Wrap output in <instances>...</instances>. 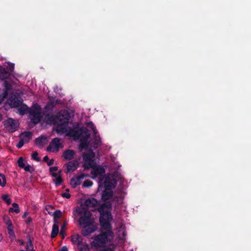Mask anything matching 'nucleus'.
<instances>
[{"label": "nucleus", "instance_id": "33", "mask_svg": "<svg viewBox=\"0 0 251 251\" xmlns=\"http://www.w3.org/2000/svg\"><path fill=\"white\" fill-rule=\"evenodd\" d=\"M4 85L6 91L4 92V97H6L7 95V91L10 90L12 88L11 85L7 81H5L4 83Z\"/></svg>", "mask_w": 251, "mask_h": 251}, {"label": "nucleus", "instance_id": "42", "mask_svg": "<svg viewBox=\"0 0 251 251\" xmlns=\"http://www.w3.org/2000/svg\"><path fill=\"white\" fill-rule=\"evenodd\" d=\"M25 142L23 138H20V140L18 143L17 144L16 147L18 149H21L24 146Z\"/></svg>", "mask_w": 251, "mask_h": 251}, {"label": "nucleus", "instance_id": "9", "mask_svg": "<svg viewBox=\"0 0 251 251\" xmlns=\"http://www.w3.org/2000/svg\"><path fill=\"white\" fill-rule=\"evenodd\" d=\"M9 105L11 107L18 108L23 102L22 99L18 98L16 96L11 97L9 99Z\"/></svg>", "mask_w": 251, "mask_h": 251}, {"label": "nucleus", "instance_id": "40", "mask_svg": "<svg viewBox=\"0 0 251 251\" xmlns=\"http://www.w3.org/2000/svg\"><path fill=\"white\" fill-rule=\"evenodd\" d=\"M61 211L60 210H56L53 214V215L54 216V218H59L61 216Z\"/></svg>", "mask_w": 251, "mask_h": 251}, {"label": "nucleus", "instance_id": "13", "mask_svg": "<svg viewBox=\"0 0 251 251\" xmlns=\"http://www.w3.org/2000/svg\"><path fill=\"white\" fill-rule=\"evenodd\" d=\"M103 183L105 190H112L116 186L115 183H113L109 177H104L102 183Z\"/></svg>", "mask_w": 251, "mask_h": 251}, {"label": "nucleus", "instance_id": "56", "mask_svg": "<svg viewBox=\"0 0 251 251\" xmlns=\"http://www.w3.org/2000/svg\"><path fill=\"white\" fill-rule=\"evenodd\" d=\"M18 241L20 243L21 245H24V242L22 240H18Z\"/></svg>", "mask_w": 251, "mask_h": 251}, {"label": "nucleus", "instance_id": "26", "mask_svg": "<svg viewBox=\"0 0 251 251\" xmlns=\"http://www.w3.org/2000/svg\"><path fill=\"white\" fill-rule=\"evenodd\" d=\"M59 233V226L56 223H54L52 227V230L50 234L51 238H54L57 236Z\"/></svg>", "mask_w": 251, "mask_h": 251}, {"label": "nucleus", "instance_id": "14", "mask_svg": "<svg viewBox=\"0 0 251 251\" xmlns=\"http://www.w3.org/2000/svg\"><path fill=\"white\" fill-rule=\"evenodd\" d=\"M67 135L74 137L75 139H78L81 137V127L75 129L69 127Z\"/></svg>", "mask_w": 251, "mask_h": 251}, {"label": "nucleus", "instance_id": "54", "mask_svg": "<svg viewBox=\"0 0 251 251\" xmlns=\"http://www.w3.org/2000/svg\"><path fill=\"white\" fill-rule=\"evenodd\" d=\"M52 207L51 206V205H47L46 206V209L48 211L49 210H50V209H52Z\"/></svg>", "mask_w": 251, "mask_h": 251}, {"label": "nucleus", "instance_id": "39", "mask_svg": "<svg viewBox=\"0 0 251 251\" xmlns=\"http://www.w3.org/2000/svg\"><path fill=\"white\" fill-rule=\"evenodd\" d=\"M53 182H54L56 186H58L60 185L62 182H63V179L61 177V176L58 177L55 179H54Z\"/></svg>", "mask_w": 251, "mask_h": 251}, {"label": "nucleus", "instance_id": "59", "mask_svg": "<svg viewBox=\"0 0 251 251\" xmlns=\"http://www.w3.org/2000/svg\"><path fill=\"white\" fill-rule=\"evenodd\" d=\"M2 100V99L0 98V103L1 102Z\"/></svg>", "mask_w": 251, "mask_h": 251}, {"label": "nucleus", "instance_id": "52", "mask_svg": "<svg viewBox=\"0 0 251 251\" xmlns=\"http://www.w3.org/2000/svg\"><path fill=\"white\" fill-rule=\"evenodd\" d=\"M32 221V219L30 217H28L26 220L25 221V222L26 224H30V223H31Z\"/></svg>", "mask_w": 251, "mask_h": 251}, {"label": "nucleus", "instance_id": "36", "mask_svg": "<svg viewBox=\"0 0 251 251\" xmlns=\"http://www.w3.org/2000/svg\"><path fill=\"white\" fill-rule=\"evenodd\" d=\"M43 161L47 162L48 166H51L54 163V160L51 159L49 160V158L47 155H46L43 158Z\"/></svg>", "mask_w": 251, "mask_h": 251}, {"label": "nucleus", "instance_id": "20", "mask_svg": "<svg viewBox=\"0 0 251 251\" xmlns=\"http://www.w3.org/2000/svg\"><path fill=\"white\" fill-rule=\"evenodd\" d=\"M71 241L74 244L80 246L82 242V238L78 234H74L71 237Z\"/></svg>", "mask_w": 251, "mask_h": 251}, {"label": "nucleus", "instance_id": "3", "mask_svg": "<svg viewBox=\"0 0 251 251\" xmlns=\"http://www.w3.org/2000/svg\"><path fill=\"white\" fill-rule=\"evenodd\" d=\"M101 233L95 236L91 245L95 247H103L108 242H110L113 238L114 233L111 229H101Z\"/></svg>", "mask_w": 251, "mask_h": 251}, {"label": "nucleus", "instance_id": "38", "mask_svg": "<svg viewBox=\"0 0 251 251\" xmlns=\"http://www.w3.org/2000/svg\"><path fill=\"white\" fill-rule=\"evenodd\" d=\"M18 166L21 168H23L25 167V164L24 163V159L22 157H20L17 161Z\"/></svg>", "mask_w": 251, "mask_h": 251}, {"label": "nucleus", "instance_id": "5", "mask_svg": "<svg viewBox=\"0 0 251 251\" xmlns=\"http://www.w3.org/2000/svg\"><path fill=\"white\" fill-rule=\"evenodd\" d=\"M41 107L39 105L33 106L31 108L29 109V114L31 121L34 124L36 125L39 123L42 119L41 114Z\"/></svg>", "mask_w": 251, "mask_h": 251}, {"label": "nucleus", "instance_id": "62", "mask_svg": "<svg viewBox=\"0 0 251 251\" xmlns=\"http://www.w3.org/2000/svg\"><path fill=\"white\" fill-rule=\"evenodd\" d=\"M20 251H25V250H21Z\"/></svg>", "mask_w": 251, "mask_h": 251}, {"label": "nucleus", "instance_id": "51", "mask_svg": "<svg viewBox=\"0 0 251 251\" xmlns=\"http://www.w3.org/2000/svg\"><path fill=\"white\" fill-rule=\"evenodd\" d=\"M58 251H68V249L66 246H63L61 248L59 249Z\"/></svg>", "mask_w": 251, "mask_h": 251}, {"label": "nucleus", "instance_id": "61", "mask_svg": "<svg viewBox=\"0 0 251 251\" xmlns=\"http://www.w3.org/2000/svg\"><path fill=\"white\" fill-rule=\"evenodd\" d=\"M66 191H67V192H69V189H67L66 190Z\"/></svg>", "mask_w": 251, "mask_h": 251}, {"label": "nucleus", "instance_id": "7", "mask_svg": "<svg viewBox=\"0 0 251 251\" xmlns=\"http://www.w3.org/2000/svg\"><path fill=\"white\" fill-rule=\"evenodd\" d=\"M105 173V170L104 168L103 167L99 165L95 166V167H94L91 171V174L94 176L95 177H97L98 176H100V178L99 181V187L101 186L102 184V181L105 177L104 176Z\"/></svg>", "mask_w": 251, "mask_h": 251}, {"label": "nucleus", "instance_id": "23", "mask_svg": "<svg viewBox=\"0 0 251 251\" xmlns=\"http://www.w3.org/2000/svg\"><path fill=\"white\" fill-rule=\"evenodd\" d=\"M81 139H89L90 138V133L86 127H81Z\"/></svg>", "mask_w": 251, "mask_h": 251}, {"label": "nucleus", "instance_id": "22", "mask_svg": "<svg viewBox=\"0 0 251 251\" xmlns=\"http://www.w3.org/2000/svg\"><path fill=\"white\" fill-rule=\"evenodd\" d=\"M32 136V134L30 131H25L21 133L20 136V138H23L25 142H28L29 140L31 139Z\"/></svg>", "mask_w": 251, "mask_h": 251}, {"label": "nucleus", "instance_id": "44", "mask_svg": "<svg viewBox=\"0 0 251 251\" xmlns=\"http://www.w3.org/2000/svg\"><path fill=\"white\" fill-rule=\"evenodd\" d=\"M61 171L60 170L58 173H51V176L52 177H54L56 178H57L59 176H61Z\"/></svg>", "mask_w": 251, "mask_h": 251}, {"label": "nucleus", "instance_id": "8", "mask_svg": "<svg viewBox=\"0 0 251 251\" xmlns=\"http://www.w3.org/2000/svg\"><path fill=\"white\" fill-rule=\"evenodd\" d=\"M88 126H90L93 131L94 136V147L95 148H97L100 144V136L98 135V131L96 127L92 122L88 123Z\"/></svg>", "mask_w": 251, "mask_h": 251}, {"label": "nucleus", "instance_id": "29", "mask_svg": "<svg viewBox=\"0 0 251 251\" xmlns=\"http://www.w3.org/2000/svg\"><path fill=\"white\" fill-rule=\"evenodd\" d=\"M55 106V104L53 101L49 102L46 104L45 107V110L48 112H51L53 110Z\"/></svg>", "mask_w": 251, "mask_h": 251}, {"label": "nucleus", "instance_id": "2", "mask_svg": "<svg viewBox=\"0 0 251 251\" xmlns=\"http://www.w3.org/2000/svg\"><path fill=\"white\" fill-rule=\"evenodd\" d=\"M44 112V115L47 119L48 123L50 124L57 125L56 131L58 133H64L67 130H66L70 118L71 116L67 110H63L57 113L55 115H50L48 113L46 114Z\"/></svg>", "mask_w": 251, "mask_h": 251}, {"label": "nucleus", "instance_id": "24", "mask_svg": "<svg viewBox=\"0 0 251 251\" xmlns=\"http://www.w3.org/2000/svg\"><path fill=\"white\" fill-rule=\"evenodd\" d=\"M95 156V153L93 151H90L89 152L84 153L82 158L84 162H86L93 159Z\"/></svg>", "mask_w": 251, "mask_h": 251}, {"label": "nucleus", "instance_id": "15", "mask_svg": "<svg viewBox=\"0 0 251 251\" xmlns=\"http://www.w3.org/2000/svg\"><path fill=\"white\" fill-rule=\"evenodd\" d=\"M112 203L111 201H105L100 207L98 208V211L99 212H105V210L111 211Z\"/></svg>", "mask_w": 251, "mask_h": 251}, {"label": "nucleus", "instance_id": "10", "mask_svg": "<svg viewBox=\"0 0 251 251\" xmlns=\"http://www.w3.org/2000/svg\"><path fill=\"white\" fill-rule=\"evenodd\" d=\"M85 176L83 174H80L79 176L73 177L70 180V184L73 188H75L77 186L79 185L81 183V180L83 179Z\"/></svg>", "mask_w": 251, "mask_h": 251}, {"label": "nucleus", "instance_id": "35", "mask_svg": "<svg viewBox=\"0 0 251 251\" xmlns=\"http://www.w3.org/2000/svg\"><path fill=\"white\" fill-rule=\"evenodd\" d=\"M2 200L5 202L7 204H10L11 203V199L9 197L8 195L4 194L1 196Z\"/></svg>", "mask_w": 251, "mask_h": 251}, {"label": "nucleus", "instance_id": "49", "mask_svg": "<svg viewBox=\"0 0 251 251\" xmlns=\"http://www.w3.org/2000/svg\"><path fill=\"white\" fill-rule=\"evenodd\" d=\"M7 69L10 73L13 72L14 69V65L13 64H12L11 65H10L9 67H8V68H7Z\"/></svg>", "mask_w": 251, "mask_h": 251}, {"label": "nucleus", "instance_id": "12", "mask_svg": "<svg viewBox=\"0 0 251 251\" xmlns=\"http://www.w3.org/2000/svg\"><path fill=\"white\" fill-rule=\"evenodd\" d=\"M60 140L58 138H53L51 143L50 144L49 147L47 148V151H54L53 150H52L53 146H54L56 149V151H57L60 146Z\"/></svg>", "mask_w": 251, "mask_h": 251}, {"label": "nucleus", "instance_id": "19", "mask_svg": "<svg viewBox=\"0 0 251 251\" xmlns=\"http://www.w3.org/2000/svg\"><path fill=\"white\" fill-rule=\"evenodd\" d=\"M47 140V137L44 135H41L39 137L37 138L35 140V144L36 146L40 148H43L45 142Z\"/></svg>", "mask_w": 251, "mask_h": 251}, {"label": "nucleus", "instance_id": "43", "mask_svg": "<svg viewBox=\"0 0 251 251\" xmlns=\"http://www.w3.org/2000/svg\"><path fill=\"white\" fill-rule=\"evenodd\" d=\"M13 227H7V230L10 236H15V233L13 229Z\"/></svg>", "mask_w": 251, "mask_h": 251}, {"label": "nucleus", "instance_id": "47", "mask_svg": "<svg viewBox=\"0 0 251 251\" xmlns=\"http://www.w3.org/2000/svg\"><path fill=\"white\" fill-rule=\"evenodd\" d=\"M5 223H6V225L7 226V227L13 226L12 222L9 218H8V219L6 220Z\"/></svg>", "mask_w": 251, "mask_h": 251}, {"label": "nucleus", "instance_id": "17", "mask_svg": "<svg viewBox=\"0 0 251 251\" xmlns=\"http://www.w3.org/2000/svg\"><path fill=\"white\" fill-rule=\"evenodd\" d=\"M98 203L97 199L92 198L87 199L84 202V205L86 207H93L97 206Z\"/></svg>", "mask_w": 251, "mask_h": 251}, {"label": "nucleus", "instance_id": "57", "mask_svg": "<svg viewBox=\"0 0 251 251\" xmlns=\"http://www.w3.org/2000/svg\"><path fill=\"white\" fill-rule=\"evenodd\" d=\"M117 199H118V198H117V197H115V198H114V199H113L112 201H116V200H117Z\"/></svg>", "mask_w": 251, "mask_h": 251}, {"label": "nucleus", "instance_id": "11", "mask_svg": "<svg viewBox=\"0 0 251 251\" xmlns=\"http://www.w3.org/2000/svg\"><path fill=\"white\" fill-rule=\"evenodd\" d=\"M67 168L66 173H68L70 172H74L76 170L78 166V162L77 160H74L69 161L66 164Z\"/></svg>", "mask_w": 251, "mask_h": 251}, {"label": "nucleus", "instance_id": "1", "mask_svg": "<svg viewBox=\"0 0 251 251\" xmlns=\"http://www.w3.org/2000/svg\"><path fill=\"white\" fill-rule=\"evenodd\" d=\"M76 212L81 216L78 220L79 226L82 227L81 234L87 236L97 229V226L93 224L94 219L91 218L92 213L85 207H77Z\"/></svg>", "mask_w": 251, "mask_h": 251}, {"label": "nucleus", "instance_id": "37", "mask_svg": "<svg viewBox=\"0 0 251 251\" xmlns=\"http://www.w3.org/2000/svg\"><path fill=\"white\" fill-rule=\"evenodd\" d=\"M93 184V182L90 180L86 179L84 181L82 186L83 187H90L92 186Z\"/></svg>", "mask_w": 251, "mask_h": 251}, {"label": "nucleus", "instance_id": "30", "mask_svg": "<svg viewBox=\"0 0 251 251\" xmlns=\"http://www.w3.org/2000/svg\"><path fill=\"white\" fill-rule=\"evenodd\" d=\"M89 139H81L80 143L79 145V148L81 150L85 147H87L89 145V142L88 141Z\"/></svg>", "mask_w": 251, "mask_h": 251}, {"label": "nucleus", "instance_id": "58", "mask_svg": "<svg viewBox=\"0 0 251 251\" xmlns=\"http://www.w3.org/2000/svg\"><path fill=\"white\" fill-rule=\"evenodd\" d=\"M2 120V115L0 114V121Z\"/></svg>", "mask_w": 251, "mask_h": 251}, {"label": "nucleus", "instance_id": "46", "mask_svg": "<svg viewBox=\"0 0 251 251\" xmlns=\"http://www.w3.org/2000/svg\"><path fill=\"white\" fill-rule=\"evenodd\" d=\"M58 170V167L55 166V167H51L49 168L50 172V174L51 173H54V172L57 171Z\"/></svg>", "mask_w": 251, "mask_h": 251}, {"label": "nucleus", "instance_id": "25", "mask_svg": "<svg viewBox=\"0 0 251 251\" xmlns=\"http://www.w3.org/2000/svg\"><path fill=\"white\" fill-rule=\"evenodd\" d=\"M10 76V73L8 70L5 68L0 70V78L2 79H7Z\"/></svg>", "mask_w": 251, "mask_h": 251}, {"label": "nucleus", "instance_id": "41", "mask_svg": "<svg viewBox=\"0 0 251 251\" xmlns=\"http://www.w3.org/2000/svg\"><path fill=\"white\" fill-rule=\"evenodd\" d=\"M38 153L37 151H34L32 154V158L33 159V160H36V161H40V158L38 157Z\"/></svg>", "mask_w": 251, "mask_h": 251}, {"label": "nucleus", "instance_id": "18", "mask_svg": "<svg viewBox=\"0 0 251 251\" xmlns=\"http://www.w3.org/2000/svg\"><path fill=\"white\" fill-rule=\"evenodd\" d=\"M75 155V152L72 150H66L63 154V156L65 160H70L74 158Z\"/></svg>", "mask_w": 251, "mask_h": 251}, {"label": "nucleus", "instance_id": "60", "mask_svg": "<svg viewBox=\"0 0 251 251\" xmlns=\"http://www.w3.org/2000/svg\"><path fill=\"white\" fill-rule=\"evenodd\" d=\"M2 239L1 238V235H0V242L1 241Z\"/></svg>", "mask_w": 251, "mask_h": 251}, {"label": "nucleus", "instance_id": "21", "mask_svg": "<svg viewBox=\"0 0 251 251\" xmlns=\"http://www.w3.org/2000/svg\"><path fill=\"white\" fill-rule=\"evenodd\" d=\"M18 108L19 114L22 116L29 113L30 108L25 104L23 103V102Z\"/></svg>", "mask_w": 251, "mask_h": 251}, {"label": "nucleus", "instance_id": "55", "mask_svg": "<svg viewBox=\"0 0 251 251\" xmlns=\"http://www.w3.org/2000/svg\"><path fill=\"white\" fill-rule=\"evenodd\" d=\"M27 214H28V213H27V212H25V213L23 214V216H22V218H23V219H25V218H26V216H27Z\"/></svg>", "mask_w": 251, "mask_h": 251}, {"label": "nucleus", "instance_id": "16", "mask_svg": "<svg viewBox=\"0 0 251 251\" xmlns=\"http://www.w3.org/2000/svg\"><path fill=\"white\" fill-rule=\"evenodd\" d=\"M113 196V192L112 190H104L101 193V200L103 201H107L112 198Z\"/></svg>", "mask_w": 251, "mask_h": 251}, {"label": "nucleus", "instance_id": "53", "mask_svg": "<svg viewBox=\"0 0 251 251\" xmlns=\"http://www.w3.org/2000/svg\"><path fill=\"white\" fill-rule=\"evenodd\" d=\"M103 251H114V250L111 248H106L103 250Z\"/></svg>", "mask_w": 251, "mask_h": 251}, {"label": "nucleus", "instance_id": "32", "mask_svg": "<svg viewBox=\"0 0 251 251\" xmlns=\"http://www.w3.org/2000/svg\"><path fill=\"white\" fill-rule=\"evenodd\" d=\"M6 185V177L5 175L2 173L0 174V186L2 187L5 186Z\"/></svg>", "mask_w": 251, "mask_h": 251}, {"label": "nucleus", "instance_id": "27", "mask_svg": "<svg viewBox=\"0 0 251 251\" xmlns=\"http://www.w3.org/2000/svg\"><path fill=\"white\" fill-rule=\"evenodd\" d=\"M96 163L94 160L92 159L90 161H87L84 162V167L85 169H88L89 168H92V170L94 169L95 166H96Z\"/></svg>", "mask_w": 251, "mask_h": 251}, {"label": "nucleus", "instance_id": "31", "mask_svg": "<svg viewBox=\"0 0 251 251\" xmlns=\"http://www.w3.org/2000/svg\"><path fill=\"white\" fill-rule=\"evenodd\" d=\"M79 251H89V246L88 244L86 243L81 244L80 246H78Z\"/></svg>", "mask_w": 251, "mask_h": 251}, {"label": "nucleus", "instance_id": "6", "mask_svg": "<svg viewBox=\"0 0 251 251\" xmlns=\"http://www.w3.org/2000/svg\"><path fill=\"white\" fill-rule=\"evenodd\" d=\"M19 123L15 120L12 118H8L4 122L5 127L10 132L13 133L18 129Z\"/></svg>", "mask_w": 251, "mask_h": 251}, {"label": "nucleus", "instance_id": "34", "mask_svg": "<svg viewBox=\"0 0 251 251\" xmlns=\"http://www.w3.org/2000/svg\"><path fill=\"white\" fill-rule=\"evenodd\" d=\"M25 248L26 250H28L29 251H35L33 249V245L32 241L30 238L29 239L28 242H27Z\"/></svg>", "mask_w": 251, "mask_h": 251}, {"label": "nucleus", "instance_id": "45", "mask_svg": "<svg viewBox=\"0 0 251 251\" xmlns=\"http://www.w3.org/2000/svg\"><path fill=\"white\" fill-rule=\"evenodd\" d=\"M31 167L30 165L28 164L27 166L25 165V167L23 168L26 172L31 173Z\"/></svg>", "mask_w": 251, "mask_h": 251}, {"label": "nucleus", "instance_id": "4", "mask_svg": "<svg viewBox=\"0 0 251 251\" xmlns=\"http://www.w3.org/2000/svg\"><path fill=\"white\" fill-rule=\"evenodd\" d=\"M100 223L102 230H111L110 222L112 219L110 210H105V212H100Z\"/></svg>", "mask_w": 251, "mask_h": 251}, {"label": "nucleus", "instance_id": "48", "mask_svg": "<svg viewBox=\"0 0 251 251\" xmlns=\"http://www.w3.org/2000/svg\"><path fill=\"white\" fill-rule=\"evenodd\" d=\"M61 196L63 198H66L67 199H69L71 197V195L68 193H63L61 194Z\"/></svg>", "mask_w": 251, "mask_h": 251}, {"label": "nucleus", "instance_id": "28", "mask_svg": "<svg viewBox=\"0 0 251 251\" xmlns=\"http://www.w3.org/2000/svg\"><path fill=\"white\" fill-rule=\"evenodd\" d=\"M12 206L13 207H10L9 209V213H12V212H15L16 213H19L20 212V210L18 204L17 203L14 202L12 203Z\"/></svg>", "mask_w": 251, "mask_h": 251}, {"label": "nucleus", "instance_id": "50", "mask_svg": "<svg viewBox=\"0 0 251 251\" xmlns=\"http://www.w3.org/2000/svg\"><path fill=\"white\" fill-rule=\"evenodd\" d=\"M64 227H65V225H64L61 228V230H60V234L62 235H63V237H62V238H64V232H65V230H64Z\"/></svg>", "mask_w": 251, "mask_h": 251}]
</instances>
